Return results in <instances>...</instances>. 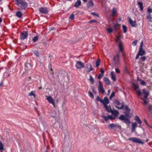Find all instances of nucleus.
<instances>
[{
	"instance_id": "nucleus-18",
	"label": "nucleus",
	"mask_w": 152,
	"mask_h": 152,
	"mask_svg": "<svg viewBox=\"0 0 152 152\" xmlns=\"http://www.w3.org/2000/svg\"><path fill=\"white\" fill-rule=\"evenodd\" d=\"M143 93L145 95H144V97L145 99H147L148 96L149 95V92L147 91L145 89H144L142 90Z\"/></svg>"
},
{
	"instance_id": "nucleus-13",
	"label": "nucleus",
	"mask_w": 152,
	"mask_h": 152,
	"mask_svg": "<svg viewBox=\"0 0 152 152\" xmlns=\"http://www.w3.org/2000/svg\"><path fill=\"white\" fill-rule=\"evenodd\" d=\"M129 22L132 27H137V24L136 21H133L130 18H129Z\"/></svg>"
},
{
	"instance_id": "nucleus-48",
	"label": "nucleus",
	"mask_w": 152,
	"mask_h": 152,
	"mask_svg": "<svg viewBox=\"0 0 152 152\" xmlns=\"http://www.w3.org/2000/svg\"><path fill=\"white\" fill-rule=\"evenodd\" d=\"M91 88L92 91H93V93L95 94H96V91H95V89L94 87L93 86H91Z\"/></svg>"
},
{
	"instance_id": "nucleus-26",
	"label": "nucleus",
	"mask_w": 152,
	"mask_h": 152,
	"mask_svg": "<svg viewBox=\"0 0 152 152\" xmlns=\"http://www.w3.org/2000/svg\"><path fill=\"white\" fill-rule=\"evenodd\" d=\"M137 4L139 6L141 11H142L143 9L142 3L141 2H139L137 3Z\"/></svg>"
},
{
	"instance_id": "nucleus-60",
	"label": "nucleus",
	"mask_w": 152,
	"mask_h": 152,
	"mask_svg": "<svg viewBox=\"0 0 152 152\" xmlns=\"http://www.w3.org/2000/svg\"><path fill=\"white\" fill-rule=\"evenodd\" d=\"M151 105H148V108L150 111H151Z\"/></svg>"
},
{
	"instance_id": "nucleus-29",
	"label": "nucleus",
	"mask_w": 152,
	"mask_h": 152,
	"mask_svg": "<svg viewBox=\"0 0 152 152\" xmlns=\"http://www.w3.org/2000/svg\"><path fill=\"white\" fill-rule=\"evenodd\" d=\"M16 15L17 17L20 18L22 16V13L20 11L17 12H16Z\"/></svg>"
},
{
	"instance_id": "nucleus-3",
	"label": "nucleus",
	"mask_w": 152,
	"mask_h": 152,
	"mask_svg": "<svg viewBox=\"0 0 152 152\" xmlns=\"http://www.w3.org/2000/svg\"><path fill=\"white\" fill-rule=\"evenodd\" d=\"M15 1L20 10H25L27 7L28 3L24 0H15Z\"/></svg>"
},
{
	"instance_id": "nucleus-17",
	"label": "nucleus",
	"mask_w": 152,
	"mask_h": 152,
	"mask_svg": "<svg viewBox=\"0 0 152 152\" xmlns=\"http://www.w3.org/2000/svg\"><path fill=\"white\" fill-rule=\"evenodd\" d=\"M103 101L102 103L104 106L107 105V104H108L109 103V99L107 97H105L104 99V100H103Z\"/></svg>"
},
{
	"instance_id": "nucleus-50",
	"label": "nucleus",
	"mask_w": 152,
	"mask_h": 152,
	"mask_svg": "<svg viewBox=\"0 0 152 152\" xmlns=\"http://www.w3.org/2000/svg\"><path fill=\"white\" fill-rule=\"evenodd\" d=\"M140 59L142 61H144L146 60V58L145 56H143Z\"/></svg>"
},
{
	"instance_id": "nucleus-40",
	"label": "nucleus",
	"mask_w": 152,
	"mask_h": 152,
	"mask_svg": "<svg viewBox=\"0 0 152 152\" xmlns=\"http://www.w3.org/2000/svg\"><path fill=\"white\" fill-rule=\"evenodd\" d=\"M28 95L30 96H32L33 95V96L34 97H36V95L34 93L33 91H31V92L29 93Z\"/></svg>"
},
{
	"instance_id": "nucleus-30",
	"label": "nucleus",
	"mask_w": 152,
	"mask_h": 152,
	"mask_svg": "<svg viewBox=\"0 0 152 152\" xmlns=\"http://www.w3.org/2000/svg\"><path fill=\"white\" fill-rule=\"evenodd\" d=\"M120 25L118 23H116L114 25V28L115 31H117L119 28Z\"/></svg>"
},
{
	"instance_id": "nucleus-11",
	"label": "nucleus",
	"mask_w": 152,
	"mask_h": 152,
	"mask_svg": "<svg viewBox=\"0 0 152 152\" xmlns=\"http://www.w3.org/2000/svg\"><path fill=\"white\" fill-rule=\"evenodd\" d=\"M111 113L113 115V116H112V117L114 118H113V119H115L118 116L119 112L115 110H113Z\"/></svg>"
},
{
	"instance_id": "nucleus-45",
	"label": "nucleus",
	"mask_w": 152,
	"mask_h": 152,
	"mask_svg": "<svg viewBox=\"0 0 152 152\" xmlns=\"http://www.w3.org/2000/svg\"><path fill=\"white\" fill-rule=\"evenodd\" d=\"M125 109L126 110L125 112H129L130 111V110L127 106L125 107Z\"/></svg>"
},
{
	"instance_id": "nucleus-38",
	"label": "nucleus",
	"mask_w": 152,
	"mask_h": 152,
	"mask_svg": "<svg viewBox=\"0 0 152 152\" xmlns=\"http://www.w3.org/2000/svg\"><path fill=\"white\" fill-rule=\"evenodd\" d=\"M117 12V10L115 8H113L112 10V16H113Z\"/></svg>"
},
{
	"instance_id": "nucleus-44",
	"label": "nucleus",
	"mask_w": 152,
	"mask_h": 152,
	"mask_svg": "<svg viewBox=\"0 0 152 152\" xmlns=\"http://www.w3.org/2000/svg\"><path fill=\"white\" fill-rule=\"evenodd\" d=\"M96 99L97 101H100L101 103L103 102V100H102L99 96H97Z\"/></svg>"
},
{
	"instance_id": "nucleus-47",
	"label": "nucleus",
	"mask_w": 152,
	"mask_h": 152,
	"mask_svg": "<svg viewBox=\"0 0 152 152\" xmlns=\"http://www.w3.org/2000/svg\"><path fill=\"white\" fill-rule=\"evenodd\" d=\"M88 94L90 97H91V98H94V96L91 91H89L88 92Z\"/></svg>"
},
{
	"instance_id": "nucleus-36",
	"label": "nucleus",
	"mask_w": 152,
	"mask_h": 152,
	"mask_svg": "<svg viewBox=\"0 0 152 152\" xmlns=\"http://www.w3.org/2000/svg\"><path fill=\"white\" fill-rule=\"evenodd\" d=\"M122 28L124 32L126 33L127 32V28L126 26L124 25L122 26Z\"/></svg>"
},
{
	"instance_id": "nucleus-34",
	"label": "nucleus",
	"mask_w": 152,
	"mask_h": 152,
	"mask_svg": "<svg viewBox=\"0 0 152 152\" xmlns=\"http://www.w3.org/2000/svg\"><path fill=\"white\" fill-rule=\"evenodd\" d=\"M100 60L99 59H98L96 62V66L98 67L100 65Z\"/></svg>"
},
{
	"instance_id": "nucleus-52",
	"label": "nucleus",
	"mask_w": 152,
	"mask_h": 152,
	"mask_svg": "<svg viewBox=\"0 0 152 152\" xmlns=\"http://www.w3.org/2000/svg\"><path fill=\"white\" fill-rule=\"evenodd\" d=\"M74 18V16L73 14H72L69 17L70 19H73Z\"/></svg>"
},
{
	"instance_id": "nucleus-51",
	"label": "nucleus",
	"mask_w": 152,
	"mask_h": 152,
	"mask_svg": "<svg viewBox=\"0 0 152 152\" xmlns=\"http://www.w3.org/2000/svg\"><path fill=\"white\" fill-rule=\"evenodd\" d=\"M137 40H135L134 41H133L132 42V44L133 45L135 46L137 44Z\"/></svg>"
},
{
	"instance_id": "nucleus-24",
	"label": "nucleus",
	"mask_w": 152,
	"mask_h": 152,
	"mask_svg": "<svg viewBox=\"0 0 152 152\" xmlns=\"http://www.w3.org/2000/svg\"><path fill=\"white\" fill-rule=\"evenodd\" d=\"M104 80L105 83L107 85L110 84V81L108 78L107 77H104L103 78Z\"/></svg>"
},
{
	"instance_id": "nucleus-56",
	"label": "nucleus",
	"mask_w": 152,
	"mask_h": 152,
	"mask_svg": "<svg viewBox=\"0 0 152 152\" xmlns=\"http://www.w3.org/2000/svg\"><path fill=\"white\" fill-rule=\"evenodd\" d=\"M91 14L93 15L96 16L98 17H99V15L94 12L91 13Z\"/></svg>"
},
{
	"instance_id": "nucleus-61",
	"label": "nucleus",
	"mask_w": 152,
	"mask_h": 152,
	"mask_svg": "<svg viewBox=\"0 0 152 152\" xmlns=\"http://www.w3.org/2000/svg\"><path fill=\"white\" fill-rule=\"evenodd\" d=\"M139 56H140V55H139V54L138 53L137 56H136V59H137L139 58Z\"/></svg>"
},
{
	"instance_id": "nucleus-4",
	"label": "nucleus",
	"mask_w": 152,
	"mask_h": 152,
	"mask_svg": "<svg viewBox=\"0 0 152 152\" xmlns=\"http://www.w3.org/2000/svg\"><path fill=\"white\" fill-rule=\"evenodd\" d=\"M128 140H131L133 142L137 143L139 144H143L144 143V142L142 141L140 139L134 137L129 138Z\"/></svg>"
},
{
	"instance_id": "nucleus-63",
	"label": "nucleus",
	"mask_w": 152,
	"mask_h": 152,
	"mask_svg": "<svg viewBox=\"0 0 152 152\" xmlns=\"http://www.w3.org/2000/svg\"><path fill=\"white\" fill-rule=\"evenodd\" d=\"M142 44H143V42L142 41V42H141V45H140V48H142Z\"/></svg>"
},
{
	"instance_id": "nucleus-15",
	"label": "nucleus",
	"mask_w": 152,
	"mask_h": 152,
	"mask_svg": "<svg viewBox=\"0 0 152 152\" xmlns=\"http://www.w3.org/2000/svg\"><path fill=\"white\" fill-rule=\"evenodd\" d=\"M32 68V66L31 64L28 63L26 64L25 65V70L26 71H28L31 70Z\"/></svg>"
},
{
	"instance_id": "nucleus-62",
	"label": "nucleus",
	"mask_w": 152,
	"mask_h": 152,
	"mask_svg": "<svg viewBox=\"0 0 152 152\" xmlns=\"http://www.w3.org/2000/svg\"><path fill=\"white\" fill-rule=\"evenodd\" d=\"M3 82H1L0 84V87L2 86L3 85Z\"/></svg>"
},
{
	"instance_id": "nucleus-20",
	"label": "nucleus",
	"mask_w": 152,
	"mask_h": 152,
	"mask_svg": "<svg viewBox=\"0 0 152 152\" xmlns=\"http://www.w3.org/2000/svg\"><path fill=\"white\" fill-rule=\"evenodd\" d=\"M81 3L80 0H77L75 2L74 6L76 8L78 7L80 5Z\"/></svg>"
},
{
	"instance_id": "nucleus-14",
	"label": "nucleus",
	"mask_w": 152,
	"mask_h": 152,
	"mask_svg": "<svg viewBox=\"0 0 152 152\" xmlns=\"http://www.w3.org/2000/svg\"><path fill=\"white\" fill-rule=\"evenodd\" d=\"M108 126L111 129H113L115 128H118L120 129H121V127L118 124H111L108 125Z\"/></svg>"
},
{
	"instance_id": "nucleus-35",
	"label": "nucleus",
	"mask_w": 152,
	"mask_h": 152,
	"mask_svg": "<svg viewBox=\"0 0 152 152\" xmlns=\"http://www.w3.org/2000/svg\"><path fill=\"white\" fill-rule=\"evenodd\" d=\"M114 103L117 106H119L120 104V102L117 100H115L114 101Z\"/></svg>"
},
{
	"instance_id": "nucleus-7",
	"label": "nucleus",
	"mask_w": 152,
	"mask_h": 152,
	"mask_svg": "<svg viewBox=\"0 0 152 152\" xmlns=\"http://www.w3.org/2000/svg\"><path fill=\"white\" fill-rule=\"evenodd\" d=\"M46 99L48 101V102L52 104L54 106V107H55V102L54 100L53 99V98L50 96H46Z\"/></svg>"
},
{
	"instance_id": "nucleus-23",
	"label": "nucleus",
	"mask_w": 152,
	"mask_h": 152,
	"mask_svg": "<svg viewBox=\"0 0 152 152\" xmlns=\"http://www.w3.org/2000/svg\"><path fill=\"white\" fill-rule=\"evenodd\" d=\"M145 53V52L142 50V48H140L139 50L138 53L139 55L140 56H142Z\"/></svg>"
},
{
	"instance_id": "nucleus-12",
	"label": "nucleus",
	"mask_w": 152,
	"mask_h": 152,
	"mask_svg": "<svg viewBox=\"0 0 152 152\" xmlns=\"http://www.w3.org/2000/svg\"><path fill=\"white\" fill-rule=\"evenodd\" d=\"M93 69V68L92 67L91 64L87 65L85 68V70L87 72H89L91 71Z\"/></svg>"
},
{
	"instance_id": "nucleus-19",
	"label": "nucleus",
	"mask_w": 152,
	"mask_h": 152,
	"mask_svg": "<svg viewBox=\"0 0 152 152\" xmlns=\"http://www.w3.org/2000/svg\"><path fill=\"white\" fill-rule=\"evenodd\" d=\"M137 123L136 122L133 123L132 125V131L133 132L135 130L137 126Z\"/></svg>"
},
{
	"instance_id": "nucleus-6",
	"label": "nucleus",
	"mask_w": 152,
	"mask_h": 152,
	"mask_svg": "<svg viewBox=\"0 0 152 152\" xmlns=\"http://www.w3.org/2000/svg\"><path fill=\"white\" fill-rule=\"evenodd\" d=\"M75 66L77 69H81L84 67V64L80 61H77Z\"/></svg>"
},
{
	"instance_id": "nucleus-41",
	"label": "nucleus",
	"mask_w": 152,
	"mask_h": 152,
	"mask_svg": "<svg viewBox=\"0 0 152 152\" xmlns=\"http://www.w3.org/2000/svg\"><path fill=\"white\" fill-rule=\"evenodd\" d=\"M4 149L3 145L1 142H0V151H3Z\"/></svg>"
},
{
	"instance_id": "nucleus-59",
	"label": "nucleus",
	"mask_w": 152,
	"mask_h": 152,
	"mask_svg": "<svg viewBox=\"0 0 152 152\" xmlns=\"http://www.w3.org/2000/svg\"><path fill=\"white\" fill-rule=\"evenodd\" d=\"M100 72H101V73H102L103 74L104 73V70L102 68L100 69Z\"/></svg>"
},
{
	"instance_id": "nucleus-33",
	"label": "nucleus",
	"mask_w": 152,
	"mask_h": 152,
	"mask_svg": "<svg viewBox=\"0 0 152 152\" xmlns=\"http://www.w3.org/2000/svg\"><path fill=\"white\" fill-rule=\"evenodd\" d=\"M147 18L149 21L152 22V16L150 14L147 16Z\"/></svg>"
},
{
	"instance_id": "nucleus-43",
	"label": "nucleus",
	"mask_w": 152,
	"mask_h": 152,
	"mask_svg": "<svg viewBox=\"0 0 152 152\" xmlns=\"http://www.w3.org/2000/svg\"><path fill=\"white\" fill-rule=\"evenodd\" d=\"M38 39V37L36 36L34 37L32 39V40L34 42L36 41Z\"/></svg>"
},
{
	"instance_id": "nucleus-27",
	"label": "nucleus",
	"mask_w": 152,
	"mask_h": 152,
	"mask_svg": "<svg viewBox=\"0 0 152 152\" xmlns=\"http://www.w3.org/2000/svg\"><path fill=\"white\" fill-rule=\"evenodd\" d=\"M118 43V48L119 50L121 51H122L123 50V48L122 46V42H119Z\"/></svg>"
},
{
	"instance_id": "nucleus-55",
	"label": "nucleus",
	"mask_w": 152,
	"mask_h": 152,
	"mask_svg": "<svg viewBox=\"0 0 152 152\" xmlns=\"http://www.w3.org/2000/svg\"><path fill=\"white\" fill-rule=\"evenodd\" d=\"M115 72L117 73H119L120 72V71L118 68H116L115 69Z\"/></svg>"
},
{
	"instance_id": "nucleus-5",
	"label": "nucleus",
	"mask_w": 152,
	"mask_h": 152,
	"mask_svg": "<svg viewBox=\"0 0 152 152\" xmlns=\"http://www.w3.org/2000/svg\"><path fill=\"white\" fill-rule=\"evenodd\" d=\"M39 11L41 13L46 14L49 12L48 8L45 7H41L39 8Z\"/></svg>"
},
{
	"instance_id": "nucleus-21",
	"label": "nucleus",
	"mask_w": 152,
	"mask_h": 152,
	"mask_svg": "<svg viewBox=\"0 0 152 152\" xmlns=\"http://www.w3.org/2000/svg\"><path fill=\"white\" fill-rule=\"evenodd\" d=\"M110 75L112 79L113 80V81H115L116 79L115 77V74L114 72H111Z\"/></svg>"
},
{
	"instance_id": "nucleus-16",
	"label": "nucleus",
	"mask_w": 152,
	"mask_h": 152,
	"mask_svg": "<svg viewBox=\"0 0 152 152\" xmlns=\"http://www.w3.org/2000/svg\"><path fill=\"white\" fill-rule=\"evenodd\" d=\"M101 116L106 122H107L109 119L111 120H113V118L112 117V116L111 115H108L107 116H106L104 115H102Z\"/></svg>"
},
{
	"instance_id": "nucleus-22",
	"label": "nucleus",
	"mask_w": 152,
	"mask_h": 152,
	"mask_svg": "<svg viewBox=\"0 0 152 152\" xmlns=\"http://www.w3.org/2000/svg\"><path fill=\"white\" fill-rule=\"evenodd\" d=\"M94 4L92 1H90L87 4V6L88 8L93 7L94 6Z\"/></svg>"
},
{
	"instance_id": "nucleus-10",
	"label": "nucleus",
	"mask_w": 152,
	"mask_h": 152,
	"mask_svg": "<svg viewBox=\"0 0 152 152\" xmlns=\"http://www.w3.org/2000/svg\"><path fill=\"white\" fill-rule=\"evenodd\" d=\"M98 91L99 92H101L102 94H104V90L103 88V85L100 81L99 83Z\"/></svg>"
},
{
	"instance_id": "nucleus-37",
	"label": "nucleus",
	"mask_w": 152,
	"mask_h": 152,
	"mask_svg": "<svg viewBox=\"0 0 152 152\" xmlns=\"http://www.w3.org/2000/svg\"><path fill=\"white\" fill-rule=\"evenodd\" d=\"M121 36H118L116 37V41L119 43V42H121L120 40Z\"/></svg>"
},
{
	"instance_id": "nucleus-2",
	"label": "nucleus",
	"mask_w": 152,
	"mask_h": 152,
	"mask_svg": "<svg viewBox=\"0 0 152 152\" xmlns=\"http://www.w3.org/2000/svg\"><path fill=\"white\" fill-rule=\"evenodd\" d=\"M133 88L136 91L137 94L138 96L143 101L144 104H148V102L146 100V99H145L144 97L143 98L142 96V93L141 92L138 85L137 84H135L134 83H133Z\"/></svg>"
},
{
	"instance_id": "nucleus-1",
	"label": "nucleus",
	"mask_w": 152,
	"mask_h": 152,
	"mask_svg": "<svg viewBox=\"0 0 152 152\" xmlns=\"http://www.w3.org/2000/svg\"><path fill=\"white\" fill-rule=\"evenodd\" d=\"M129 112H125V115H121L118 118L119 120L123 121L124 123L126 124L128 127L131 123L129 120L131 117L129 114Z\"/></svg>"
},
{
	"instance_id": "nucleus-58",
	"label": "nucleus",
	"mask_w": 152,
	"mask_h": 152,
	"mask_svg": "<svg viewBox=\"0 0 152 152\" xmlns=\"http://www.w3.org/2000/svg\"><path fill=\"white\" fill-rule=\"evenodd\" d=\"M93 22H97V21L96 20H90L89 22V23H91Z\"/></svg>"
},
{
	"instance_id": "nucleus-25",
	"label": "nucleus",
	"mask_w": 152,
	"mask_h": 152,
	"mask_svg": "<svg viewBox=\"0 0 152 152\" xmlns=\"http://www.w3.org/2000/svg\"><path fill=\"white\" fill-rule=\"evenodd\" d=\"M104 106L107 112L109 113H111V112H112L113 110L111 109L110 106H109V107H108L107 105H106Z\"/></svg>"
},
{
	"instance_id": "nucleus-46",
	"label": "nucleus",
	"mask_w": 152,
	"mask_h": 152,
	"mask_svg": "<svg viewBox=\"0 0 152 152\" xmlns=\"http://www.w3.org/2000/svg\"><path fill=\"white\" fill-rule=\"evenodd\" d=\"M103 74L102 73H101L99 75L98 77V78L99 79H101L103 76Z\"/></svg>"
},
{
	"instance_id": "nucleus-39",
	"label": "nucleus",
	"mask_w": 152,
	"mask_h": 152,
	"mask_svg": "<svg viewBox=\"0 0 152 152\" xmlns=\"http://www.w3.org/2000/svg\"><path fill=\"white\" fill-rule=\"evenodd\" d=\"M106 28L109 33L110 34L112 32L113 30L111 28Z\"/></svg>"
},
{
	"instance_id": "nucleus-49",
	"label": "nucleus",
	"mask_w": 152,
	"mask_h": 152,
	"mask_svg": "<svg viewBox=\"0 0 152 152\" xmlns=\"http://www.w3.org/2000/svg\"><path fill=\"white\" fill-rule=\"evenodd\" d=\"M140 84L143 86H145L146 85V83L143 80H141V81Z\"/></svg>"
},
{
	"instance_id": "nucleus-8",
	"label": "nucleus",
	"mask_w": 152,
	"mask_h": 152,
	"mask_svg": "<svg viewBox=\"0 0 152 152\" xmlns=\"http://www.w3.org/2000/svg\"><path fill=\"white\" fill-rule=\"evenodd\" d=\"M28 35V33L27 31H23L21 32L20 35V39L23 40L27 38Z\"/></svg>"
},
{
	"instance_id": "nucleus-64",
	"label": "nucleus",
	"mask_w": 152,
	"mask_h": 152,
	"mask_svg": "<svg viewBox=\"0 0 152 152\" xmlns=\"http://www.w3.org/2000/svg\"><path fill=\"white\" fill-rule=\"evenodd\" d=\"M137 80L139 81H141L142 80L141 79H140L139 77H137Z\"/></svg>"
},
{
	"instance_id": "nucleus-53",
	"label": "nucleus",
	"mask_w": 152,
	"mask_h": 152,
	"mask_svg": "<svg viewBox=\"0 0 152 152\" xmlns=\"http://www.w3.org/2000/svg\"><path fill=\"white\" fill-rule=\"evenodd\" d=\"M34 53L37 56H39V53L37 51H35Z\"/></svg>"
},
{
	"instance_id": "nucleus-54",
	"label": "nucleus",
	"mask_w": 152,
	"mask_h": 152,
	"mask_svg": "<svg viewBox=\"0 0 152 152\" xmlns=\"http://www.w3.org/2000/svg\"><path fill=\"white\" fill-rule=\"evenodd\" d=\"M144 121L146 124V125L148 127H151V126L148 124V122L146 119H144Z\"/></svg>"
},
{
	"instance_id": "nucleus-31",
	"label": "nucleus",
	"mask_w": 152,
	"mask_h": 152,
	"mask_svg": "<svg viewBox=\"0 0 152 152\" xmlns=\"http://www.w3.org/2000/svg\"><path fill=\"white\" fill-rule=\"evenodd\" d=\"M124 107V102H122L121 104V107H117L116 106H115V107L119 109H122Z\"/></svg>"
},
{
	"instance_id": "nucleus-32",
	"label": "nucleus",
	"mask_w": 152,
	"mask_h": 152,
	"mask_svg": "<svg viewBox=\"0 0 152 152\" xmlns=\"http://www.w3.org/2000/svg\"><path fill=\"white\" fill-rule=\"evenodd\" d=\"M89 76L90 77L89 79L90 81L92 84H94V78L92 77L91 75H90Z\"/></svg>"
},
{
	"instance_id": "nucleus-42",
	"label": "nucleus",
	"mask_w": 152,
	"mask_h": 152,
	"mask_svg": "<svg viewBox=\"0 0 152 152\" xmlns=\"http://www.w3.org/2000/svg\"><path fill=\"white\" fill-rule=\"evenodd\" d=\"M115 93L114 92H112L111 95L110 97V99H111L112 98L115 96Z\"/></svg>"
},
{
	"instance_id": "nucleus-28",
	"label": "nucleus",
	"mask_w": 152,
	"mask_h": 152,
	"mask_svg": "<svg viewBox=\"0 0 152 152\" xmlns=\"http://www.w3.org/2000/svg\"><path fill=\"white\" fill-rule=\"evenodd\" d=\"M135 120L137 121L141 125L142 122L140 119L139 117L137 115L135 117Z\"/></svg>"
},
{
	"instance_id": "nucleus-57",
	"label": "nucleus",
	"mask_w": 152,
	"mask_h": 152,
	"mask_svg": "<svg viewBox=\"0 0 152 152\" xmlns=\"http://www.w3.org/2000/svg\"><path fill=\"white\" fill-rule=\"evenodd\" d=\"M148 12L150 13H152V9L150 8H148Z\"/></svg>"
},
{
	"instance_id": "nucleus-9",
	"label": "nucleus",
	"mask_w": 152,
	"mask_h": 152,
	"mask_svg": "<svg viewBox=\"0 0 152 152\" xmlns=\"http://www.w3.org/2000/svg\"><path fill=\"white\" fill-rule=\"evenodd\" d=\"M119 56L118 54H117L115 56H114V58L112 60L113 62H114V63L118 64L119 62Z\"/></svg>"
}]
</instances>
